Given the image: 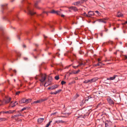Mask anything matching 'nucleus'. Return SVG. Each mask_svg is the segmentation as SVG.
<instances>
[{"instance_id":"obj_1","label":"nucleus","mask_w":127,"mask_h":127,"mask_svg":"<svg viewBox=\"0 0 127 127\" xmlns=\"http://www.w3.org/2000/svg\"><path fill=\"white\" fill-rule=\"evenodd\" d=\"M30 5H32V4L29 3L27 0H21L19 6L21 8H22L23 7H25L26 6Z\"/></svg>"},{"instance_id":"obj_2","label":"nucleus","mask_w":127,"mask_h":127,"mask_svg":"<svg viewBox=\"0 0 127 127\" xmlns=\"http://www.w3.org/2000/svg\"><path fill=\"white\" fill-rule=\"evenodd\" d=\"M24 11L31 15H33L36 13L33 9H31L30 8H27L26 10H24Z\"/></svg>"},{"instance_id":"obj_3","label":"nucleus","mask_w":127,"mask_h":127,"mask_svg":"<svg viewBox=\"0 0 127 127\" xmlns=\"http://www.w3.org/2000/svg\"><path fill=\"white\" fill-rule=\"evenodd\" d=\"M88 0H80V1H78L74 3L75 5L77 6H79L81 5V4L86 2Z\"/></svg>"},{"instance_id":"obj_4","label":"nucleus","mask_w":127,"mask_h":127,"mask_svg":"<svg viewBox=\"0 0 127 127\" xmlns=\"http://www.w3.org/2000/svg\"><path fill=\"white\" fill-rule=\"evenodd\" d=\"M107 100L109 104L110 105H114V102L113 100L111 99L110 96H108L107 98Z\"/></svg>"},{"instance_id":"obj_5","label":"nucleus","mask_w":127,"mask_h":127,"mask_svg":"<svg viewBox=\"0 0 127 127\" xmlns=\"http://www.w3.org/2000/svg\"><path fill=\"white\" fill-rule=\"evenodd\" d=\"M46 77V75L44 74H42L41 75V78L40 80L41 82H43L45 80Z\"/></svg>"},{"instance_id":"obj_6","label":"nucleus","mask_w":127,"mask_h":127,"mask_svg":"<svg viewBox=\"0 0 127 127\" xmlns=\"http://www.w3.org/2000/svg\"><path fill=\"white\" fill-rule=\"evenodd\" d=\"M49 12L51 13L59 15H60L61 14V12L59 11H55L54 10H53Z\"/></svg>"},{"instance_id":"obj_7","label":"nucleus","mask_w":127,"mask_h":127,"mask_svg":"<svg viewBox=\"0 0 127 127\" xmlns=\"http://www.w3.org/2000/svg\"><path fill=\"white\" fill-rule=\"evenodd\" d=\"M18 104V103L16 101H15L13 103L12 102H11L10 103V106L12 107H13Z\"/></svg>"},{"instance_id":"obj_8","label":"nucleus","mask_w":127,"mask_h":127,"mask_svg":"<svg viewBox=\"0 0 127 127\" xmlns=\"http://www.w3.org/2000/svg\"><path fill=\"white\" fill-rule=\"evenodd\" d=\"M118 76L117 75H115L113 76L110 77L109 78H107V80H113L116 77H118Z\"/></svg>"},{"instance_id":"obj_9","label":"nucleus","mask_w":127,"mask_h":127,"mask_svg":"<svg viewBox=\"0 0 127 127\" xmlns=\"http://www.w3.org/2000/svg\"><path fill=\"white\" fill-rule=\"evenodd\" d=\"M44 120V118H39L37 119V122L38 123H42Z\"/></svg>"},{"instance_id":"obj_10","label":"nucleus","mask_w":127,"mask_h":127,"mask_svg":"<svg viewBox=\"0 0 127 127\" xmlns=\"http://www.w3.org/2000/svg\"><path fill=\"white\" fill-rule=\"evenodd\" d=\"M11 98L10 97H7L6 98L5 100V102L6 103H9L10 101Z\"/></svg>"},{"instance_id":"obj_11","label":"nucleus","mask_w":127,"mask_h":127,"mask_svg":"<svg viewBox=\"0 0 127 127\" xmlns=\"http://www.w3.org/2000/svg\"><path fill=\"white\" fill-rule=\"evenodd\" d=\"M26 99L23 98L21 100L19 101V102L20 104H22L23 103H26Z\"/></svg>"},{"instance_id":"obj_12","label":"nucleus","mask_w":127,"mask_h":127,"mask_svg":"<svg viewBox=\"0 0 127 127\" xmlns=\"http://www.w3.org/2000/svg\"><path fill=\"white\" fill-rule=\"evenodd\" d=\"M98 78L97 77H95L94 78L91 79V83H92L93 82H95L96 81H97Z\"/></svg>"},{"instance_id":"obj_13","label":"nucleus","mask_w":127,"mask_h":127,"mask_svg":"<svg viewBox=\"0 0 127 127\" xmlns=\"http://www.w3.org/2000/svg\"><path fill=\"white\" fill-rule=\"evenodd\" d=\"M65 122L64 121L62 120H57L56 121H55V123H57L58 124H59L60 123H64Z\"/></svg>"},{"instance_id":"obj_14","label":"nucleus","mask_w":127,"mask_h":127,"mask_svg":"<svg viewBox=\"0 0 127 127\" xmlns=\"http://www.w3.org/2000/svg\"><path fill=\"white\" fill-rule=\"evenodd\" d=\"M40 0H37L36 1L34 2V4L33 5L34 7H37L38 2H40Z\"/></svg>"},{"instance_id":"obj_15","label":"nucleus","mask_w":127,"mask_h":127,"mask_svg":"<svg viewBox=\"0 0 127 127\" xmlns=\"http://www.w3.org/2000/svg\"><path fill=\"white\" fill-rule=\"evenodd\" d=\"M99 22H101L103 23H106V22L104 21L103 19H98L97 20Z\"/></svg>"},{"instance_id":"obj_16","label":"nucleus","mask_w":127,"mask_h":127,"mask_svg":"<svg viewBox=\"0 0 127 127\" xmlns=\"http://www.w3.org/2000/svg\"><path fill=\"white\" fill-rule=\"evenodd\" d=\"M58 85H54L53 86H52L51 87V88H52V90L54 89H55L57 88L58 87Z\"/></svg>"},{"instance_id":"obj_17","label":"nucleus","mask_w":127,"mask_h":127,"mask_svg":"<svg viewBox=\"0 0 127 127\" xmlns=\"http://www.w3.org/2000/svg\"><path fill=\"white\" fill-rule=\"evenodd\" d=\"M23 115L21 114L20 113L19 114H17L16 115H14L13 116H12L11 118H15L16 117H18L20 116H22Z\"/></svg>"},{"instance_id":"obj_18","label":"nucleus","mask_w":127,"mask_h":127,"mask_svg":"<svg viewBox=\"0 0 127 127\" xmlns=\"http://www.w3.org/2000/svg\"><path fill=\"white\" fill-rule=\"evenodd\" d=\"M123 15L120 12H118L117 16V17H122L123 16Z\"/></svg>"},{"instance_id":"obj_19","label":"nucleus","mask_w":127,"mask_h":127,"mask_svg":"<svg viewBox=\"0 0 127 127\" xmlns=\"http://www.w3.org/2000/svg\"><path fill=\"white\" fill-rule=\"evenodd\" d=\"M94 12L92 11H90L88 12V15H90L91 16L93 15H94Z\"/></svg>"},{"instance_id":"obj_20","label":"nucleus","mask_w":127,"mask_h":127,"mask_svg":"<svg viewBox=\"0 0 127 127\" xmlns=\"http://www.w3.org/2000/svg\"><path fill=\"white\" fill-rule=\"evenodd\" d=\"M48 98L49 97H46L45 98H44V99H40L41 102H43L44 101H45L46 100H48Z\"/></svg>"},{"instance_id":"obj_21","label":"nucleus","mask_w":127,"mask_h":127,"mask_svg":"<svg viewBox=\"0 0 127 127\" xmlns=\"http://www.w3.org/2000/svg\"><path fill=\"white\" fill-rule=\"evenodd\" d=\"M41 102L40 99L36 101H34L33 103H32V104H34V103H40Z\"/></svg>"},{"instance_id":"obj_22","label":"nucleus","mask_w":127,"mask_h":127,"mask_svg":"<svg viewBox=\"0 0 127 127\" xmlns=\"http://www.w3.org/2000/svg\"><path fill=\"white\" fill-rule=\"evenodd\" d=\"M8 4H4L1 5V7L3 8L7 7Z\"/></svg>"},{"instance_id":"obj_23","label":"nucleus","mask_w":127,"mask_h":127,"mask_svg":"<svg viewBox=\"0 0 127 127\" xmlns=\"http://www.w3.org/2000/svg\"><path fill=\"white\" fill-rule=\"evenodd\" d=\"M32 99H26V103L27 104L28 103L31 101Z\"/></svg>"},{"instance_id":"obj_24","label":"nucleus","mask_w":127,"mask_h":127,"mask_svg":"<svg viewBox=\"0 0 127 127\" xmlns=\"http://www.w3.org/2000/svg\"><path fill=\"white\" fill-rule=\"evenodd\" d=\"M62 91V90L60 89H59L55 92H54L55 93H54V94L56 95L58 93H59L60 92H61Z\"/></svg>"},{"instance_id":"obj_25","label":"nucleus","mask_w":127,"mask_h":127,"mask_svg":"<svg viewBox=\"0 0 127 127\" xmlns=\"http://www.w3.org/2000/svg\"><path fill=\"white\" fill-rule=\"evenodd\" d=\"M90 80H87L84 81L83 82L84 83H87L89 82L91 83Z\"/></svg>"},{"instance_id":"obj_26","label":"nucleus","mask_w":127,"mask_h":127,"mask_svg":"<svg viewBox=\"0 0 127 127\" xmlns=\"http://www.w3.org/2000/svg\"><path fill=\"white\" fill-rule=\"evenodd\" d=\"M85 64L82 63H79V64L77 66V67H78L79 66H81L82 65L84 66Z\"/></svg>"},{"instance_id":"obj_27","label":"nucleus","mask_w":127,"mask_h":127,"mask_svg":"<svg viewBox=\"0 0 127 127\" xmlns=\"http://www.w3.org/2000/svg\"><path fill=\"white\" fill-rule=\"evenodd\" d=\"M2 113L3 114H9V111H2L0 112V113Z\"/></svg>"},{"instance_id":"obj_28","label":"nucleus","mask_w":127,"mask_h":127,"mask_svg":"<svg viewBox=\"0 0 127 127\" xmlns=\"http://www.w3.org/2000/svg\"><path fill=\"white\" fill-rule=\"evenodd\" d=\"M79 96V95L77 94H76L73 98V100H75Z\"/></svg>"},{"instance_id":"obj_29","label":"nucleus","mask_w":127,"mask_h":127,"mask_svg":"<svg viewBox=\"0 0 127 127\" xmlns=\"http://www.w3.org/2000/svg\"><path fill=\"white\" fill-rule=\"evenodd\" d=\"M80 71V70L79 69H78V70L73 71L72 73L74 74H76Z\"/></svg>"},{"instance_id":"obj_30","label":"nucleus","mask_w":127,"mask_h":127,"mask_svg":"<svg viewBox=\"0 0 127 127\" xmlns=\"http://www.w3.org/2000/svg\"><path fill=\"white\" fill-rule=\"evenodd\" d=\"M52 122V121H49L48 122V123L46 124V126L45 127H48L50 125V124Z\"/></svg>"},{"instance_id":"obj_31","label":"nucleus","mask_w":127,"mask_h":127,"mask_svg":"<svg viewBox=\"0 0 127 127\" xmlns=\"http://www.w3.org/2000/svg\"><path fill=\"white\" fill-rule=\"evenodd\" d=\"M124 60L125 61L127 62V56L126 55H125L124 56Z\"/></svg>"},{"instance_id":"obj_32","label":"nucleus","mask_w":127,"mask_h":127,"mask_svg":"<svg viewBox=\"0 0 127 127\" xmlns=\"http://www.w3.org/2000/svg\"><path fill=\"white\" fill-rule=\"evenodd\" d=\"M15 112H16L15 110H9V114H12Z\"/></svg>"},{"instance_id":"obj_33","label":"nucleus","mask_w":127,"mask_h":127,"mask_svg":"<svg viewBox=\"0 0 127 127\" xmlns=\"http://www.w3.org/2000/svg\"><path fill=\"white\" fill-rule=\"evenodd\" d=\"M16 54H17V56L18 57H20V56L21 55V54L20 53V52H16Z\"/></svg>"},{"instance_id":"obj_34","label":"nucleus","mask_w":127,"mask_h":127,"mask_svg":"<svg viewBox=\"0 0 127 127\" xmlns=\"http://www.w3.org/2000/svg\"><path fill=\"white\" fill-rule=\"evenodd\" d=\"M89 99L87 97V98H86V99L85 100L84 102H83L84 100H83L82 101V103L81 104V105H82L85 103V102L86 101H88Z\"/></svg>"},{"instance_id":"obj_35","label":"nucleus","mask_w":127,"mask_h":127,"mask_svg":"<svg viewBox=\"0 0 127 127\" xmlns=\"http://www.w3.org/2000/svg\"><path fill=\"white\" fill-rule=\"evenodd\" d=\"M83 15L84 16H86L87 17H90V16L88 15H87L86 14V13L85 12L83 14Z\"/></svg>"},{"instance_id":"obj_36","label":"nucleus","mask_w":127,"mask_h":127,"mask_svg":"<svg viewBox=\"0 0 127 127\" xmlns=\"http://www.w3.org/2000/svg\"><path fill=\"white\" fill-rule=\"evenodd\" d=\"M50 85L49 83H48L47 82H46L44 85V86L45 87H46L48 86L49 85Z\"/></svg>"},{"instance_id":"obj_37","label":"nucleus","mask_w":127,"mask_h":127,"mask_svg":"<svg viewBox=\"0 0 127 127\" xmlns=\"http://www.w3.org/2000/svg\"><path fill=\"white\" fill-rule=\"evenodd\" d=\"M27 108V107H25L24 108H23L21 110H20V111L21 112H22V111H23L24 110H26Z\"/></svg>"},{"instance_id":"obj_38","label":"nucleus","mask_w":127,"mask_h":127,"mask_svg":"<svg viewBox=\"0 0 127 127\" xmlns=\"http://www.w3.org/2000/svg\"><path fill=\"white\" fill-rule=\"evenodd\" d=\"M55 79L57 80H58L59 79V76H56L55 77Z\"/></svg>"},{"instance_id":"obj_39","label":"nucleus","mask_w":127,"mask_h":127,"mask_svg":"<svg viewBox=\"0 0 127 127\" xmlns=\"http://www.w3.org/2000/svg\"><path fill=\"white\" fill-rule=\"evenodd\" d=\"M6 119L5 118H0V121H5Z\"/></svg>"},{"instance_id":"obj_40","label":"nucleus","mask_w":127,"mask_h":127,"mask_svg":"<svg viewBox=\"0 0 127 127\" xmlns=\"http://www.w3.org/2000/svg\"><path fill=\"white\" fill-rule=\"evenodd\" d=\"M98 66H101L102 65V63L101 62H99L97 64Z\"/></svg>"},{"instance_id":"obj_41","label":"nucleus","mask_w":127,"mask_h":127,"mask_svg":"<svg viewBox=\"0 0 127 127\" xmlns=\"http://www.w3.org/2000/svg\"><path fill=\"white\" fill-rule=\"evenodd\" d=\"M50 28L51 29V31L52 32H53L54 31L52 29H54V28L52 26H50Z\"/></svg>"},{"instance_id":"obj_42","label":"nucleus","mask_w":127,"mask_h":127,"mask_svg":"<svg viewBox=\"0 0 127 127\" xmlns=\"http://www.w3.org/2000/svg\"><path fill=\"white\" fill-rule=\"evenodd\" d=\"M66 83V82L65 81H62L61 82V84L62 85H63L65 84Z\"/></svg>"},{"instance_id":"obj_43","label":"nucleus","mask_w":127,"mask_h":127,"mask_svg":"<svg viewBox=\"0 0 127 127\" xmlns=\"http://www.w3.org/2000/svg\"><path fill=\"white\" fill-rule=\"evenodd\" d=\"M95 12L97 13V14L99 15H100V13L98 11H95Z\"/></svg>"},{"instance_id":"obj_44","label":"nucleus","mask_w":127,"mask_h":127,"mask_svg":"<svg viewBox=\"0 0 127 127\" xmlns=\"http://www.w3.org/2000/svg\"><path fill=\"white\" fill-rule=\"evenodd\" d=\"M57 112H56L53 113L51 114V116H52V115H55L56 113H57Z\"/></svg>"},{"instance_id":"obj_45","label":"nucleus","mask_w":127,"mask_h":127,"mask_svg":"<svg viewBox=\"0 0 127 127\" xmlns=\"http://www.w3.org/2000/svg\"><path fill=\"white\" fill-rule=\"evenodd\" d=\"M20 93V91H18V92H17L16 93V95H19Z\"/></svg>"},{"instance_id":"obj_46","label":"nucleus","mask_w":127,"mask_h":127,"mask_svg":"<svg viewBox=\"0 0 127 127\" xmlns=\"http://www.w3.org/2000/svg\"><path fill=\"white\" fill-rule=\"evenodd\" d=\"M104 21H105V20H108V18H103Z\"/></svg>"},{"instance_id":"obj_47","label":"nucleus","mask_w":127,"mask_h":127,"mask_svg":"<svg viewBox=\"0 0 127 127\" xmlns=\"http://www.w3.org/2000/svg\"><path fill=\"white\" fill-rule=\"evenodd\" d=\"M112 92H113V93H115L116 92V91L115 90H113V91H112Z\"/></svg>"},{"instance_id":"obj_48","label":"nucleus","mask_w":127,"mask_h":127,"mask_svg":"<svg viewBox=\"0 0 127 127\" xmlns=\"http://www.w3.org/2000/svg\"><path fill=\"white\" fill-rule=\"evenodd\" d=\"M73 68H74L75 69H76L78 67H77V66H73Z\"/></svg>"},{"instance_id":"obj_49","label":"nucleus","mask_w":127,"mask_h":127,"mask_svg":"<svg viewBox=\"0 0 127 127\" xmlns=\"http://www.w3.org/2000/svg\"><path fill=\"white\" fill-rule=\"evenodd\" d=\"M105 126L106 127H108V124H107L106 123H105Z\"/></svg>"},{"instance_id":"obj_50","label":"nucleus","mask_w":127,"mask_h":127,"mask_svg":"<svg viewBox=\"0 0 127 127\" xmlns=\"http://www.w3.org/2000/svg\"><path fill=\"white\" fill-rule=\"evenodd\" d=\"M104 29H105V30H104V31H105L106 32H107L108 31V29H106L105 27H104Z\"/></svg>"},{"instance_id":"obj_51","label":"nucleus","mask_w":127,"mask_h":127,"mask_svg":"<svg viewBox=\"0 0 127 127\" xmlns=\"http://www.w3.org/2000/svg\"><path fill=\"white\" fill-rule=\"evenodd\" d=\"M39 88H37L36 89L35 91L37 92H38L37 91L38 90L39 91Z\"/></svg>"},{"instance_id":"obj_52","label":"nucleus","mask_w":127,"mask_h":127,"mask_svg":"<svg viewBox=\"0 0 127 127\" xmlns=\"http://www.w3.org/2000/svg\"><path fill=\"white\" fill-rule=\"evenodd\" d=\"M101 59L100 58H98L97 59V61L98 62H99L101 61Z\"/></svg>"},{"instance_id":"obj_53","label":"nucleus","mask_w":127,"mask_h":127,"mask_svg":"<svg viewBox=\"0 0 127 127\" xmlns=\"http://www.w3.org/2000/svg\"><path fill=\"white\" fill-rule=\"evenodd\" d=\"M88 99H89L90 98H91L92 97L91 96H88Z\"/></svg>"},{"instance_id":"obj_54","label":"nucleus","mask_w":127,"mask_h":127,"mask_svg":"<svg viewBox=\"0 0 127 127\" xmlns=\"http://www.w3.org/2000/svg\"><path fill=\"white\" fill-rule=\"evenodd\" d=\"M40 85L41 86H43V82H41Z\"/></svg>"},{"instance_id":"obj_55","label":"nucleus","mask_w":127,"mask_h":127,"mask_svg":"<svg viewBox=\"0 0 127 127\" xmlns=\"http://www.w3.org/2000/svg\"><path fill=\"white\" fill-rule=\"evenodd\" d=\"M68 8H76L75 7H73V6H71L70 7H68Z\"/></svg>"},{"instance_id":"obj_56","label":"nucleus","mask_w":127,"mask_h":127,"mask_svg":"<svg viewBox=\"0 0 127 127\" xmlns=\"http://www.w3.org/2000/svg\"><path fill=\"white\" fill-rule=\"evenodd\" d=\"M24 60H26L28 59V58H27L24 57Z\"/></svg>"},{"instance_id":"obj_57","label":"nucleus","mask_w":127,"mask_h":127,"mask_svg":"<svg viewBox=\"0 0 127 127\" xmlns=\"http://www.w3.org/2000/svg\"><path fill=\"white\" fill-rule=\"evenodd\" d=\"M48 89H51L52 90V88H51V87H49L48 88Z\"/></svg>"},{"instance_id":"obj_58","label":"nucleus","mask_w":127,"mask_h":127,"mask_svg":"<svg viewBox=\"0 0 127 127\" xmlns=\"http://www.w3.org/2000/svg\"><path fill=\"white\" fill-rule=\"evenodd\" d=\"M61 16L62 17H64V15L62 14L61 15Z\"/></svg>"},{"instance_id":"obj_59","label":"nucleus","mask_w":127,"mask_h":127,"mask_svg":"<svg viewBox=\"0 0 127 127\" xmlns=\"http://www.w3.org/2000/svg\"><path fill=\"white\" fill-rule=\"evenodd\" d=\"M54 93H54V92H51V93H50V94H54Z\"/></svg>"},{"instance_id":"obj_60","label":"nucleus","mask_w":127,"mask_h":127,"mask_svg":"<svg viewBox=\"0 0 127 127\" xmlns=\"http://www.w3.org/2000/svg\"><path fill=\"white\" fill-rule=\"evenodd\" d=\"M35 46H38V45L37 44H35Z\"/></svg>"},{"instance_id":"obj_61","label":"nucleus","mask_w":127,"mask_h":127,"mask_svg":"<svg viewBox=\"0 0 127 127\" xmlns=\"http://www.w3.org/2000/svg\"><path fill=\"white\" fill-rule=\"evenodd\" d=\"M15 0H11V2H13Z\"/></svg>"},{"instance_id":"obj_62","label":"nucleus","mask_w":127,"mask_h":127,"mask_svg":"<svg viewBox=\"0 0 127 127\" xmlns=\"http://www.w3.org/2000/svg\"><path fill=\"white\" fill-rule=\"evenodd\" d=\"M94 66H98V65H97V64H95L94 65Z\"/></svg>"},{"instance_id":"obj_63","label":"nucleus","mask_w":127,"mask_h":127,"mask_svg":"<svg viewBox=\"0 0 127 127\" xmlns=\"http://www.w3.org/2000/svg\"><path fill=\"white\" fill-rule=\"evenodd\" d=\"M13 71L15 73H16V71L15 70H13Z\"/></svg>"},{"instance_id":"obj_64","label":"nucleus","mask_w":127,"mask_h":127,"mask_svg":"<svg viewBox=\"0 0 127 127\" xmlns=\"http://www.w3.org/2000/svg\"><path fill=\"white\" fill-rule=\"evenodd\" d=\"M116 27H114L113 28L114 30H116Z\"/></svg>"}]
</instances>
